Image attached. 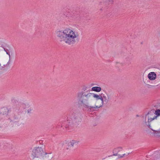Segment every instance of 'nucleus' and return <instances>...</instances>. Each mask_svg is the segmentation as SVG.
<instances>
[{"label": "nucleus", "instance_id": "nucleus-2", "mask_svg": "<svg viewBox=\"0 0 160 160\" xmlns=\"http://www.w3.org/2000/svg\"><path fill=\"white\" fill-rule=\"evenodd\" d=\"M47 153L45 152V150L40 148H37L33 150L32 155L34 158H40L42 157L44 155H46Z\"/></svg>", "mask_w": 160, "mask_h": 160}, {"label": "nucleus", "instance_id": "nucleus-8", "mask_svg": "<svg viewBox=\"0 0 160 160\" xmlns=\"http://www.w3.org/2000/svg\"><path fill=\"white\" fill-rule=\"evenodd\" d=\"M76 142L74 140H72V141L69 142L68 144V148L67 149H68L71 147H73L74 144Z\"/></svg>", "mask_w": 160, "mask_h": 160}, {"label": "nucleus", "instance_id": "nucleus-12", "mask_svg": "<svg viewBox=\"0 0 160 160\" xmlns=\"http://www.w3.org/2000/svg\"><path fill=\"white\" fill-rule=\"evenodd\" d=\"M155 114L156 115V116H157V117L160 116V110H157L155 112Z\"/></svg>", "mask_w": 160, "mask_h": 160}, {"label": "nucleus", "instance_id": "nucleus-9", "mask_svg": "<svg viewBox=\"0 0 160 160\" xmlns=\"http://www.w3.org/2000/svg\"><path fill=\"white\" fill-rule=\"evenodd\" d=\"M152 130L154 131V136L157 138L160 137V131H155L152 129H151Z\"/></svg>", "mask_w": 160, "mask_h": 160}, {"label": "nucleus", "instance_id": "nucleus-4", "mask_svg": "<svg viewBox=\"0 0 160 160\" xmlns=\"http://www.w3.org/2000/svg\"><path fill=\"white\" fill-rule=\"evenodd\" d=\"M122 150V148H115L113 150V153L114 155H118L119 158H122L124 156L125 154H122L121 155L118 153V152Z\"/></svg>", "mask_w": 160, "mask_h": 160}, {"label": "nucleus", "instance_id": "nucleus-5", "mask_svg": "<svg viewBox=\"0 0 160 160\" xmlns=\"http://www.w3.org/2000/svg\"><path fill=\"white\" fill-rule=\"evenodd\" d=\"M91 95V94H86L85 92H81L78 94V97L81 98H83L84 96H85L88 98L90 97Z\"/></svg>", "mask_w": 160, "mask_h": 160}, {"label": "nucleus", "instance_id": "nucleus-14", "mask_svg": "<svg viewBox=\"0 0 160 160\" xmlns=\"http://www.w3.org/2000/svg\"><path fill=\"white\" fill-rule=\"evenodd\" d=\"M6 51V53H7L10 56V54H9V52H8V51Z\"/></svg>", "mask_w": 160, "mask_h": 160}, {"label": "nucleus", "instance_id": "nucleus-7", "mask_svg": "<svg viewBox=\"0 0 160 160\" xmlns=\"http://www.w3.org/2000/svg\"><path fill=\"white\" fill-rule=\"evenodd\" d=\"M153 114H152L150 113H148L147 115L148 117V122H151L154 119H156L157 117V116H154L152 117V116L153 115Z\"/></svg>", "mask_w": 160, "mask_h": 160}, {"label": "nucleus", "instance_id": "nucleus-3", "mask_svg": "<svg viewBox=\"0 0 160 160\" xmlns=\"http://www.w3.org/2000/svg\"><path fill=\"white\" fill-rule=\"evenodd\" d=\"M70 118L71 119L72 122L73 123L78 124V123L80 122L81 119L78 118L75 113L72 114Z\"/></svg>", "mask_w": 160, "mask_h": 160}, {"label": "nucleus", "instance_id": "nucleus-1", "mask_svg": "<svg viewBox=\"0 0 160 160\" xmlns=\"http://www.w3.org/2000/svg\"><path fill=\"white\" fill-rule=\"evenodd\" d=\"M57 36L59 41L68 44L75 43L76 39L78 36L77 32L69 28H66L57 32Z\"/></svg>", "mask_w": 160, "mask_h": 160}, {"label": "nucleus", "instance_id": "nucleus-15", "mask_svg": "<svg viewBox=\"0 0 160 160\" xmlns=\"http://www.w3.org/2000/svg\"><path fill=\"white\" fill-rule=\"evenodd\" d=\"M148 127H149V128H150V125H148Z\"/></svg>", "mask_w": 160, "mask_h": 160}, {"label": "nucleus", "instance_id": "nucleus-6", "mask_svg": "<svg viewBox=\"0 0 160 160\" xmlns=\"http://www.w3.org/2000/svg\"><path fill=\"white\" fill-rule=\"evenodd\" d=\"M148 78L150 80H154L156 78V73L153 72H152L149 73L148 75Z\"/></svg>", "mask_w": 160, "mask_h": 160}, {"label": "nucleus", "instance_id": "nucleus-10", "mask_svg": "<svg viewBox=\"0 0 160 160\" xmlns=\"http://www.w3.org/2000/svg\"><path fill=\"white\" fill-rule=\"evenodd\" d=\"M92 90L93 91L97 92H99L101 91V88L100 87H92Z\"/></svg>", "mask_w": 160, "mask_h": 160}, {"label": "nucleus", "instance_id": "nucleus-13", "mask_svg": "<svg viewBox=\"0 0 160 160\" xmlns=\"http://www.w3.org/2000/svg\"><path fill=\"white\" fill-rule=\"evenodd\" d=\"M65 128L68 129H69L70 128V127L69 126H66Z\"/></svg>", "mask_w": 160, "mask_h": 160}, {"label": "nucleus", "instance_id": "nucleus-11", "mask_svg": "<svg viewBox=\"0 0 160 160\" xmlns=\"http://www.w3.org/2000/svg\"><path fill=\"white\" fill-rule=\"evenodd\" d=\"M93 97L95 98H97L98 99H100L102 101L103 100V98L101 96L100 97L99 95L97 94H94L93 95Z\"/></svg>", "mask_w": 160, "mask_h": 160}]
</instances>
